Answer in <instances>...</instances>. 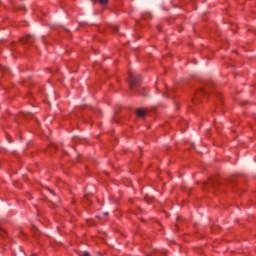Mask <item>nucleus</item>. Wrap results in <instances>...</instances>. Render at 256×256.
Returning a JSON list of instances; mask_svg holds the SVG:
<instances>
[{"mask_svg":"<svg viewBox=\"0 0 256 256\" xmlns=\"http://www.w3.org/2000/svg\"><path fill=\"white\" fill-rule=\"evenodd\" d=\"M137 117H145L147 115V110L140 108L136 111Z\"/></svg>","mask_w":256,"mask_h":256,"instance_id":"nucleus-2","label":"nucleus"},{"mask_svg":"<svg viewBox=\"0 0 256 256\" xmlns=\"http://www.w3.org/2000/svg\"><path fill=\"white\" fill-rule=\"evenodd\" d=\"M103 215L104 217H107V215H109V212H104Z\"/></svg>","mask_w":256,"mask_h":256,"instance_id":"nucleus-8","label":"nucleus"},{"mask_svg":"<svg viewBox=\"0 0 256 256\" xmlns=\"http://www.w3.org/2000/svg\"><path fill=\"white\" fill-rule=\"evenodd\" d=\"M100 5H107L109 3V0H99Z\"/></svg>","mask_w":256,"mask_h":256,"instance_id":"nucleus-5","label":"nucleus"},{"mask_svg":"<svg viewBox=\"0 0 256 256\" xmlns=\"http://www.w3.org/2000/svg\"><path fill=\"white\" fill-rule=\"evenodd\" d=\"M31 39H33V35H28V36H26V37L22 40V42H23V43H31Z\"/></svg>","mask_w":256,"mask_h":256,"instance_id":"nucleus-4","label":"nucleus"},{"mask_svg":"<svg viewBox=\"0 0 256 256\" xmlns=\"http://www.w3.org/2000/svg\"><path fill=\"white\" fill-rule=\"evenodd\" d=\"M112 29L113 31L119 32V26H113Z\"/></svg>","mask_w":256,"mask_h":256,"instance_id":"nucleus-6","label":"nucleus"},{"mask_svg":"<svg viewBox=\"0 0 256 256\" xmlns=\"http://www.w3.org/2000/svg\"><path fill=\"white\" fill-rule=\"evenodd\" d=\"M80 256H91V255H89V252H83Z\"/></svg>","mask_w":256,"mask_h":256,"instance_id":"nucleus-7","label":"nucleus"},{"mask_svg":"<svg viewBox=\"0 0 256 256\" xmlns=\"http://www.w3.org/2000/svg\"><path fill=\"white\" fill-rule=\"evenodd\" d=\"M205 187H215V180H209L208 182L204 183Z\"/></svg>","mask_w":256,"mask_h":256,"instance_id":"nucleus-3","label":"nucleus"},{"mask_svg":"<svg viewBox=\"0 0 256 256\" xmlns=\"http://www.w3.org/2000/svg\"><path fill=\"white\" fill-rule=\"evenodd\" d=\"M128 83H129L131 89H133V87H135V85H139V79H137L132 74H129Z\"/></svg>","mask_w":256,"mask_h":256,"instance_id":"nucleus-1","label":"nucleus"}]
</instances>
